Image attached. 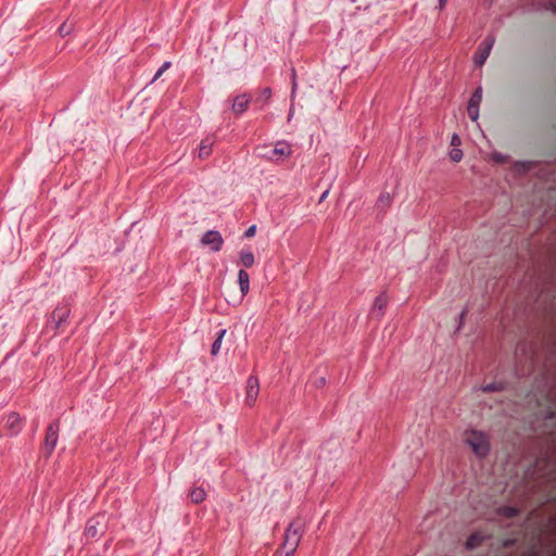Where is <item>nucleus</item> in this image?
<instances>
[{"label": "nucleus", "mask_w": 556, "mask_h": 556, "mask_svg": "<svg viewBox=\"0 0 556 556\" xmlns=\"http://www.w3.org/2000/svg\"><path fill=\"white\" fill-rule=\"evenodd\" d=\"M467 111H468V115H469L470 119L476 122L479 117V108L478 106L471 108V105H468Z\"/></svg>", "instance_id": "obj_22"}, {"label": "nucleus", "mask_w": 556, "mask_h": 556, "mask_svg": "<svg viewBox=\"0 0 556 556\" xmlns=\"http://www.w3.org/2000/svg\"><path fill=\"white\" fill-rule=\"evenodd\" d=\"M70 314V311L67 307H60L53 311L52 318L56 321V327H60V325L67 318Z\"/></svg>", "instance_id": "obj_16"}, {"label": "nucleus", "mask_w": 556, "mask_h": 556, "mask_svg": "<svg viewBox=\"0 0 556 556\" xmlns=\"http://www.w3.org/2000/svg\"><path fill=\"white\" fill-rule=\"evenodd\" d=\"M255 232H256V226H255V225H252V226H250V227L245 230V232H244V237H245V238H252V237H254Z\"/></svg>", "instance_id": "obj_28"}, {"label": "nucleus", "mask_w": 556, "mask_h": 556, "mask_svg": "<svg viewBox=\"0 0 556 556\" xmlns=\"http://www.w3.org/2000/svg\"><path fill=\"white\" fill-rule=\"evenodd\" d=\"M465 315H466V312H465V311H464V312H462V314H460V318L463 319V318L465 317Z\"/></svg>", "instance_id": "obj_35"}, {"label": "nucleus", "mask_w": 556, "mask_h": 556, "mask_svg": "<svg viewBox=\"0 0 556 556\" xmlns=\"http://www.w3.org/2000/svg\"><path fill=\"white\" fill-rule=\"evenodd\" d=\"M72 29H73V25L72 24H68L67 22H64L60 27H59V33L62 37H65L67 35H70L72 33Z\"/></svg>", "instance_id": "obj_20"}, {"label": "nucleus", "mask_w": 556, "mask_h": 556, "mask_svg": "<svg viewBox=\"0 0 556 556\" xmlns=\"http://www.w3.org/2000/svg\"><path fill=\"white\" fill-rule=\"evenodd\" d=\"M447 3V0H439V9L443 10Z\"/></svg>", "instance_id": "obj_31"}, {"label": "nucleus", "mask_w": 556, "mask_h": 556, "mask_svg": "<svg viewBox=\"0 0 556 556\" xmlns=\"http://www.w3.org/2000/svg\"><path fill=\"white\" fill-rule=\"evenodd\" d=\"M303 532V523L300 520H295L289 525L285 532V541L282 548L286 551L288 556H293L301 541Z\"/></svg>", "instance_id": "obj_1"}, {"label": "nucleus", "mask_w": 556, "mask_h": 556, "mask_svg": "<svg viewBox=\"0 0 556 556\" xmlns=\"http://www.w3.org/2000/svg\"><path fill=\"white\" fill-rule=\"evenodd\" d=\"M387 304H388L387 293L382 292L376 298V300L372 304V312L374 313L378 312L379 316H382Z\"/></svg>", "instance_id": "obj_12"}, {"label": "nucleus", "mask_w": 556, "mask_h": 556, "mask_svg": "<svg viewBox=\"0 0 556 556\" xmlns=\"http://www.w3.org/2000/svg\"><path fill=\"white\" fill-rule=\"evenodd\" d=\"M214 144V139L212 137L204 138L199 146V157L206 159L212 153V147Z\"/></svg>", "instance_id": "obj_11"}, {"label": "nucleus", "mask_w": 556, "mask_h": 556, "mask_svg": "<svg viewBox=\"0 0 556 556\" xmlns=\"http://www.w3.org/2000/svg\"><path fill=\"white\" fill-rule=\"evenodd\" d=\"M270 96H271V91H270V89H269V88H265V89L262 91V93H261V96H260V99H262V100H264V101H267V100L270 98Z\"/></svg>", "instance_id": "obj_29"}, {"label": "nucleus", "mask_w": 556, "mask_h": 556, "mask_svg": "<svg viewBox=\"0 0 556 556\" xmlns=\"http://www.w3.org/2000/svg\"><path fill=\"white\" fill-rule=\"evenodd\" d=\"M225 333H226L225 329H222L218 331L217 338L215 339V341L212 345V351H211L212 355H217L218 352L220 351L222 341H223Z\"/></svg>", "instance_id": "obj_18"}, {"label": "nucleus", "mask_w": 556, "mask_h": 556, "mask_svg": "<svg viewBox=\"0 0 556 556\" xmlns=\"http://www.w3.org/2000/svg\"><path fill=\"white\" fill-rule=\"evenodd\" d=\"M544 9L549 10L552 12H556V0H547L544 1Z\"/></svg>", "instance_id": "obj_26"}, {"label": "nucleus", "mask_w": 556, "mask_h": 556, "mask_svg": "<svg viewBox=\"0 0 556 556\" xmlns=\"http://www.w3.org/2000/svg\"><path fill=\"white\" fill-rule=\"evenodd\" d=\"M189 497L192 503L200 504L205 500L206 492L202 488H193L189 493Z\"/></svg>", "instance_id": "obj_15"}, {"label": "nucleus", "mask_w": 556, "mask_h": 556, "mask_svg": "<svg viewBox=\"0 0 556 556\" xmlns=\"http://www.w3.org/2000/svg\"><path fill=\"white\" fill-rule=\"evenodd\" d=\"M494 40L493 39H485L483 42L480 43L476 54H475V64L477 66H482L484 62L486 61L490 51L492 49Z\"/></svg>", "instance_id": "obj_8"}, {"label": "nucleus", "mask_w": 556, "mask_h": 556, "mask_svg": "<svg viewBox=\"0 0 556 556\" xmlns=\"http://www.w3.org/2000/svg\"><path fill=\"white\" fill-rule=\"evenodd\" d=\"M495 160L497 162H502V161H504V157H502L501 155H495Z\"/></svg>", "instance_id": "obj_33"}, {"label": "nucleus", "mask_w": 556, "mask_h": 556, "mask_svg": "<svg viewBox=\"0 0 556 556\" xmlns=\"http://www.w3.org/2000/svg\"><path fill=\"white\" fill-rule=\"evenodd\" d=\"M59 422L54 421L48 426L45 443L41 448V453L45 457H50L59 439Z\"/></svg>", "instance_id": "obj_4"}, {"label": "nucleus", "mask_w": 556, "mask_h": 556, "mask_svg": "<svg viewBox=\"0 0 556 556\" xmlns=\"http://www.w3.org/2000/svg\"><path fill=\"white\" fill-rule=\"evenodd\" d=\"M260 392L258 379L255 376H250L247 381L245 388V404L253 406L256 403Z\"/></svg>", "instance_id": "obj_5"}, {"label": "nucleus", "mask_w": 556, "mask_h": 556, "mask_svg": "<svg viewBox=\"0 0 556 556\" xmlns=\"http://www.w3.org/2000/svg\"><path fill=\"white\" fill-rule=\"evenodd\" d=\"M450 157L453 162H459L463 157V152L459 149H453L450 153Z\"/></svg>", "instance_id": "obj_23"}, {"label": "nucleus", "mask_w": 556, "mask_h": 556, "mask_svg": "<svg viewBox=\"0 0 556 556\" xmlns=\"http://www.w3.org/2000/svg\"><path fill=\"white\" fill-rule=\"evenodd\" d=\"M249 103L250 98L247 94H240L235 98L231 109L236 114H242L247 111Z\"/></svg>", "instance_id": "obj_10"}, {"label": "nucleus", "mask_w": 556, "mask_h": 556, "mask_svg": "<svg viewBox=\"0 0 556 556\" xmlns=\"http://www.w3.org/2000/svg\"><path fill=\"white\" fill-rule=\"evenodd\" d=\"M201 242L202 244L208 245L213 251L217 252L222 249L224 240L218 231L208 230L203 235Z\"/></svg>", "instance_id": "obj_6"}, {"label": "nucleus", "mask_w": 556, "mask_h": 556, "mask_svg": "<svg viewBox=\"0 0 556 556\" xmlns=\"http://www.w3.org/2000/svg\"><path fill=\"white\" fill-rule=\"evenodd\" d=\"M103 516H97L93 518H90L87 522L85 534L86 536L90 539L97 538L100 533H103L104 531V525H103Z\"/></svg>", "instance_id": "obj_7"}, {"label": "nucleus", "mask_w": 556, "mask_h": 556, "mask_svg": "<svg viewBox=\"0 0 556 556\" xmlns=\"http://www.w3.org/2000/svg\"><path fill=\"white\" fill-rule=\"evenodd\" d=\"M451 144L453 147H457L460 144V138L457 135H453Z\"/></svg>", "instance_id": "obj_30"}, {"label": "nucleus", "mask_w": 556, "mask_h": 556, "mask_svg": "<svg viewBox=\"0 0 556 556\" xmlns=\"http://www.w3.org/2000/svg\"><path fill=\"white\" fill-rule=\"evenodd\" d=\"M501 389V383H489L482 387L483 392H493Z\"/></svg>", "instance_id": "obj_24"}, {"label": "nucleus", "mask_w": 556, "mask_h": 556, "mask_svg": "<svg viewBox=\"0 0 556 556\" xmlns=\"http://www.w3.org/2000/svg\"><path fill=\"white\" fill-rule=\"evenodd\" d=\"M483 539L484 536L481 535L480 533H473L468 538L466 545L469 549L476 548L481 544Z\"/></svg>", "instance_id": "obj_17"}, {"label": "nucleus", "mask_w": 556, "mask_h": 556, "mask_svg": "<svg viewBox=\"0 0 556 556\" xmlns=\"http://www.w3.org/2000/svg\"><path fill=\"white\" fill-rule=\"evenodd\" d=\"M254 255L250 250H241L240 252V263L245 268H250L254 265Z\"/></svg>", "instance_id": "obj_14"}, {"label": "nucleus", "mask_w": 556, "mask_h": 556, "mask_svg": "<svg viewBox=\"0 0 556 556\" xmlns=\"http://www.w3.org/2000/svg\"><path fill=\"white\" fill-rule=\"evenodd\" d=\"M391 203V197L389 193H383L378 200V205L381 207L388 206Z\"/></svg>", "instance_id": "obj_21"}, {"label": "nucleus", "mask_w": 556, "mask_h": 556, "mask_svg": "<svg viewBox=\"0 0 556 556\" xmlns=\"http://www.w3.org/2000/svg\"><path fill=\"white\" fill-rule=\"evenodd\" d=\"M170 66V63L169 62H165L160 68L159 71L155 73L154 77H153V80H156L159 79L162 74Z\"/></svg>", "instance_id": "obj_25"}, {"label": "nucleus", "mask_w": 556, "mask_h": 556, "mask_svg": "<svg viewBox=\"0 0 556 556\" xmlns=\"http://www.w3.org/2000/svg\"><path fill=\"white\" fill-rule=\"evenodd\" d=\"M481 101H482V89L477 88L476 91L473 92V94L471 96L468 105H471V108H473V106L479 108V104Z\"/></svg>", "instance_id": "obj_19"}, {"label": "nucleus", "mask_w": 556, "mask_h": 556, "mask_svg": "<svg viewBox=\"0 0 556 556\" xmlns=\"http://www.w3.org/2000/svg\"><path fill=\"white\" fill-rule=\"evenodd\" d=\"M325 382H326L325 378L321 377V378L318 379L317 386L318 387L323 386V384H325Z\"/></svg>", "instance_id": "obj_32"}, {"label": "nucleus", "mask_w": 556, "mask_h": 556, "mask_svg": "<svg viewBox=\"0 0 556 556\" xmlns=\"http://www.w3.org/2000/svg\"><path fill=\"white\" fill-rule=\"evenodd\" d=\"M328 192H329V191H328V190H326V191L323 193V195H321V198H320V201H323V200L328 195Z\"/></svg>", "instance_id": "obj_34"}, {"label": "nucleus", "mask_w": 556, "mask_h": 556, "mask_svg": "<svg viewBox=\"0 0 556 556\" xmlns=\"http://www.w3.org/2000/svg\"><path fill=\"white\" fill-rule=\"evenodd\" d=\"M465 442L479 457H484L490 451V443L483 432L471 430L465 433Z\"/></svg>", "instance_id": "obj_2"}, {"label": "nucleus", "mask_w": 556, "mask_h": 556, "mask_svg": "<svg viewBox=\"0 0 556 556\" xmlns=\"http://www.w3.org/2000/svg\"><path fill=\"white\" fill-rule=\"evenodd\" d=\"M238 282L240 286L242 296H244L248 293L249 288H250V277H249V274L244 269L239 270Z\"/></svg>", "instance_id": "obj_13"}, {"label": "nucleus", "mask_w": 556, "mask_h": 556, "mask_svg": "<svg viewBox=\"0 0 556 556\" xmlns=\"http://www.w3.org/2000/svg\"><path fill=\"white\" fill-rule=\"evenodd\" d=\"M5 428L10 431L11 435H17L23 428V420L16 413H10L7 417Z\"/></svg>", "instance_id": "obj_9"}, {"label": "nucleus", "mask_w": 556, "mask_h": 556, "mask_svg": "<svg viewBox=\"0 0 556 556\" xmlns=\"http://www.w3.org/2000/svg\"><path fill=\"white\" fill-rule=\"evenodd\" d=\"M504 514L508 517V518H513L515 516L518 515V509L515 508V507H505L504 508Z\"/></svg>", "instance_id": "obj_27"}, {"label": "nucleus", "mask_w": 556, "mask_h": 556, "mask_svg": "<svg viewBox=\"0 0 556 556\" xmlns=\"http://www.w3.org/2000/svg\"><path fill=\"white\" fill-rule=\"evenodd\" d=\"M256 150L258 156L269 161H279L281 159L288 157L292 152L290 144L285 141L277 142L274 148H270L268 146H262L258 147Z\"/></svg>", "instance_id": "obj_3"}]
</instances>
